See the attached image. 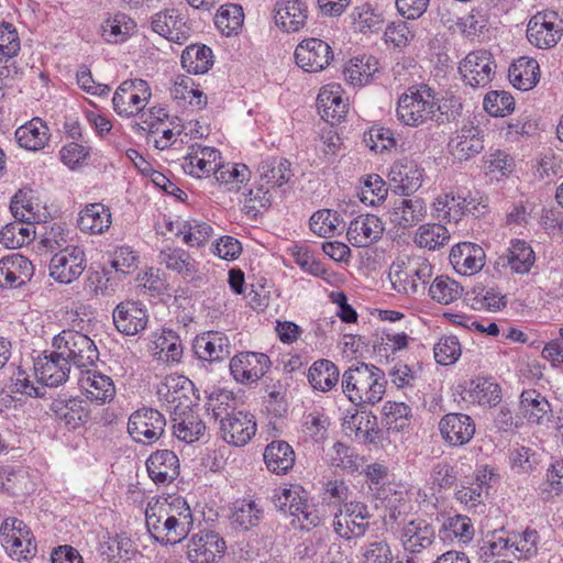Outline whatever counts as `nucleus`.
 I'll return each mask as SVG.
<instances>
[{
	"mask_svg": "<svg viewBox=\"0 0 563 563\" xmlns=\"http://www.w3.org/2000/svg\"><path fill=\"white\" fill-rule=\"evenodd\" d=\"M264 517L263 507L253 499H240L234 503L232 522L247 531L257 527Z\"/></svg>",
	"mask_w": 563,
	"mask_h": 563,
	"instance_id": "obj_39",
	"label": "nucleus"
},
{
	"mask_svg": "<svg viewBox=\"0 0 563 563\" xmlns=\"http://www.w3.org/2000/svg\"><path fill=\"white\" fill-rule=\"evenodd\" d=\"M391 549L385 540L369 542L362 549V563H391Z\"/></svg>",
	"mask_w": 563,
	"mask_h": 563,
	"instance_id": "obj_63",
	"label": "nucleus"
},
{
	"mask_svg": "<svg viewBox=\"0 0 563 563\" xmlns=\"http://www.w3.org/2000/svg\"><path fill=\"white\" fill-rule=\"evenodd\" d=\"M500 260L503 265H508L514 273L526 274L534 264L536 256L532 247L522 240L511 241L510 247Z\"/></svg>",
	"mask_w": 563,
	"mask_h": 563,
	"instance_id": "obj_36",
	"label": "nucleus"
},
{
	"mask_svg": "<svg viewBox=\"0 0 563 563\" xmlns=\"http://www.w3.org/2000/svg\"><path fill=\"white\" fill-rule=\"evenodd\" d=\"M290 166V162L286 158L273 157L263 161L258 165V183L269 190L283 187L294 176Z\"/></svg>",
	"mask_w": 563,
	"mask_h": 563,
	"instance_id": "obj_31",
	"label": "nucleus"
},
{
	"mask_svg": "<svg viewBox=\"0 0 563 563\" xmlns=\"http://www.w3.org/2000/svg\"><path fill=\"white\" fill-rule=\"evenodd\" d=\"M539 533L534 529L527 528L522 533L514 534L510 547L512 554L518 559H528L537 554Z\"/></svg>",
	"mask_w": 563,
	"mask_h": 563,
	"instance_id": "obj_54",
	"label": "nucleus"
},
{
	"mask_svg": "<svg viewBox=\"0 0 563 563\" xmlns=\"http://www.w3.org/2000/svg\"><path fill=\"white\" fill-rule=\"evenodd\" d=\"M493 55L486 49L473 51L460 63L459 71L463 81L473 87H486L495 75Z\"/></svg>",
	"mask_w": 563,
	"mask_h": 563,
	"instance_id": "obj_7",
	"label": "nucleus"
},
{
	"mask_svg": "<svg viewBox=\"0 0 563 563\" xmlns=\"http://www.w3.org/2000/svg\"><path fill=\"white\" fill-rule=\"evenodd\" d=\"M508 77L517 89L528 91L532 89L540 79L539 64L533 58L526 56L520 57L509 67Z\"/></svg>",
	"mask_w": 563,
	"mask_h": 563,
	"instance_id": "obj_32",
	"label": "nucleus"
},
{
	"mask_svg": "<svg viewBox=\"0 0 563 563\" xmlns=\"http://www.w3.org/2000/svg\"><path fill=\"white\" fill-rule=\"evenodd\" d=\"M32 263L21 254H12L0 260V287L18 288L33 276Z\"/></svg>",
	"mask_w": 563,
	"mask_h": 563,
	"instance_id": "obj_23",
	"label": "nucleus"
},
{
	"mask_svg": "<svg viewBox=\"0 0 563 563\" xmlns=\"http://www.w3.org/2000/svg\"><path fill=\"white\" fill-rule=\"evenodd\" d=\"M558 14L554 11L536 13L529 21L527 38L536 47L547 49L553 47L562 36Z\"/></svg>",
	"mask_w": 563,
	"mask_h": 563,
	"instance_id": "obj_10",
	"label": "nucleus"
},
{
	"mask_svg": "<svg viewBox=\"0 0 563 563\" xmlns=\"http://www.w3.org/2000/svg\"><path fill=\"white\" fill-rule=\"evenodd\" d=\"M463 292V287L454 279L441 275L435 277L429 287V295L441 305H449L457 300Z\"/></svg>",
	"mask_w": 563,
	"mask_h": 563,
	"instance_id": "obj_48",
	"label": "nucleus"
},
{
	"mask_svg": "<svg viewBox=\"0 0 563 563\" xmlns=\"http://www.w3.org/2000/svg\"><path fill=\"white\" fill-rule=\"evenodd\" d=\"M311 231L321 238L333 236L340 224L339 214L329 209H322L310 217Z\"/></svg>",
	"mask_w": 563,
	"mask_h": 563,
	"instance_id": "obj_53",
	"label": "nucleus"
},
{
	"mask_svg": "<svg viewBox=\"0 0 563 563\" xmlns=\"http://www.w3.org/2000/svg\"><path fill=\"white\" fill-rule=\"evenodd\" d=\"M207 408L216 420H225L235 410V398L233 393L219 389L208 396Z\"/></svg>",
	"mask_w": 563,
	"mask_h": 563,
	"instance_id": "obj_52",
	"label": "nucleus"
},
{
	"mask_svg": "<svg viewBox=\"0 0 563 563\" xmlns=\"http://www.w3.org/2000/svg\"><path fill=\"white\" fill-rule=\"evenodd\" d=\"M86 268V256L82 249L68 245L54 254L49 262V275L56 282L70 284Z\"/></svg>",
	"mask_w": 563,
	"mask_h": 563,
	"instance_id": "obj_9",
	"label": "nucleus"
},
{
	"mask_svg": "<svg viewBox=\"0 0 563 563\" xmlns=\"http://www.w3.org/2000/svg\"><path fill=\"white\" fill-rule=\"evenodd\" d=\"M449 258L459 274L472 276L484 267L486 254L482 246L462 242L452 247Z\"/></svg>",
	"mask_w": 563,
	"mask_h": 563,
	"instance_id": "obj_20",
	"label": "nucleus"
},
{
	"mask_svg": "<svg viewBox=\"0 0 563 563\" xmlns=\"http://www.w3.org/2000/svg\"><path fill=\"white\" fill-rule=\"evenodd\" d=\"M264 461L271 472L286 474L295 464V451L286 441L276 440L266 445Z\"/></svg>",
	"mask_w": 563,
	"mask_h": 563,
	"instance_id": "obj_33",
	"label": "nucleus"
},
{
	"mask_svg": "<svg viewBox=\"0 0 563 563\" xmlns=\"http://www.w3.org/2000/svg\"><path fill=\"white\" fill-rule=\"evenodd\" d=\"M47 128L41 119H33L15 131L18 144L29 151H38L47 142Z\"/></svg>",
	"mask_w": 563,
	"mask_h": 563,
	"instance_id": "obj_41",
	"label": "nucleus"
},
{
	"mask_svg": "<svg viewBox=\"0 0 563 563\" xmlns=\"http://www.w3.org/2000/svg\"><path fill=\"white\" fill-rule=\"evenodd\" d=\"M170 417L174 434L186 443L198 441L206 431L205 422L191 409Z\"/></svg>",
	"mask_w": 563,
	"mask_h": 563,
	"instance_id": "obj_35",
	"label": "nucleus"
},
{
	"mask_svg": "<svg viewBox=\"0 0 563 563\" xmlns=\"http://www.w3.org/2000/svg\"><path fill=\"white\" fill-rule=\"evenodd\" d=\"M443 439L451 445H463L471 441L475 433L473 419L464 413H448L439 423Z\"/></svg>",
	"mask_w": 563,
	"mask_h": 563,
	"instance_id": "obj_26",
	"label": "nucleus"
},
{
	"mask_svg": "<svg viewBox=\"0 0 563 563\" xmlns=\"http://www.w3.org/2000/svg\"><path fill=\"white\" fill-rule=\"evenodd\" d=\"M435 539V528L426 519L417 518L406 523L400 532L404 549L410 553H420Z\"/></svg>",
	"mask_w": 563,
	"mask_h": 563,
	"instance_id": "obj_24",
	"label": "nucleus"
},
{
	"mask_svg": "<svg viewBox=\"0 0 563 563\" xmlns=\"http://www.w3.org/2000/svg\"><path fill=\"white\" fill-rule=\"evenodd\" d=\"M484 109L493 117H506L514 111L515 99L506 91H489L484 98Z\"/></svg>",
	"mask_w": 563,
	"mask_h": 563,
	"instance_id": "obj_55",
	"label": "nucleus"
},
{
	"mask_svg": "<svg viewBox=\"0 0 563 563\" xmlns=\"http://www.w3.org/2000/svg\"><path fill=\"white\" fill-rule=\"evenodd\" d=\"M295 58L306 71H321L333 59V52L328 43L313 37L303 40L296 47Z\"/></svg>",
	"mask_w": 563,
	"mask_h": 563,
	"instance_id": "obj_13",
	"label": "nucleus"
},
{
	"mask_svg": "<svg viewBox=\"0 0 563 563\" xmlns=\"http://www.w3.org/2000/svg\"><path fill=\"white\" fill-rule=\"evenodd\" d=\"M53 349L60 356L80 371L95 366L99 358V351L95 342L86 334L75 330H64L52 342Z\"/></svg>",
	"mask_w": 563,
	"mask_h": 563,
	"instance_id": "obj_4",
	"label": "nucleus"
},
{
	"mask_svg": "<svg viewBox=\"0 0 563 563\" xmlns=\"http://www.w3.org/2000/svg\"><path fill=\"white\" fill-rule=\"evenodd\" d=\"M467 393L473 401H477L479 405L496 406L501 399L498 384L485 377L472 379L468 383Z\"/></svg>",
	"mask_w": 563,
	"mask_h": 563,
	"instance_id": "obj_45",
	"label": "nucleus"
},
{
	"mask_svg": "<svg viewBox=\"0 0 563 563\" xmlns=\"http://www.w3.org/2000/svg\"><path fill=\"white\" fill-rule=\"evenodd\" d=\"M146 527L151 536L163 544H177L189 533L192 516L186 501L177 498L148 503L145 510Z\"/></svg>",
	"mask_w": 563,
	"mask_h": 563,
	"instance_id": "obj_1",
	"label": "nucleus"
},
{
	"mask_svg": "<svg viewBox=\"0 0 563 563\" xmlns=\"http://www.w3.org/2000/svg\"><path fill=\"white\" fill-rule=\"evenodd\" d=\"M388 176L391 183L397 184L395 192L400 196H410L422 184V170L407 158L395 162Z\"/></svg>",
	"mask_w": 563,
	"mask_h": 563,
	"instance_id": "obj_27",
	"label": "nucleus"
},
{
	"mask_svg": "<svg viewBox=\"0 0 563 563\" xmlns=\"http://www.w3.org/2000/svg\"><path fill=\"white\" fill-rule=\"evenodd\" d=\"M317 107L323 120L331 124L340 122L347 107L342 99L341 87L339 85L323 87L317 97Z\"/></svg>",
	"mask_w": 563,
	"mask_h": 563,
	"instance_id": "obj_30",
	"label": "nucleus"
},
{
	"mask_svg": "<svg viewBox=\"0 0 563 563\" xmlns=\"http://www.w3.org/2000/svg\"><path fill=\"white\" fill-rule=\"evenodd\" d=\"M112 319L120 333L136 335L146 328L148 314L145 306L140 301L126 300L117 305Z\"/></svg>",
	"mask_w": 563,
	"mask_h": 563,
	"instance_id": "obj_12",
	"label": "nucleus"
},
{
	"mask_svg": "<svg viewBox=\"0 0 563 563\" xmlns=\"http://www.w3.org/2000/svg\"><path fill=\"white\" fill-rule=\"evenodd\" d=\"M78 384L89 400L100 405L110 402L115 396L112 378L90 367L81 369Z\"/></svg>",
	"mask_w": 563,
	"mask_h": 563,
	"instance_id": "obj_22",
	"label": "nucleus"
},
{
	"mask_svg": "<svg viewBox=\"0 0 563 563\" xmlns=\"http://www.w3.org/2000/svg\"><path fill=\"white\" fill-rule=\"evenodd\" d=\"M434 358L441 365L454 364L461 356V344L456 336H443L434 345Z\"/></svg>",
	"mask_w": 563,
	"mask_h": 563,
	"instance_id": "obj_59",
	"label": "nucleus"
},
{
	"mask_svg": "<svg viewBox=\"0 0 563 563\" xmlns=\"http://www.w3.org/2000/svg\"><path fill=\"white\" fill-rule=\"evenodd\" d=\"M377 59L372 56L352 58L344 68L345 79L353 86L366 85L378 70Z\"/></svg>",
	"mask_w": 563,
	"mask_h": 563,
	"instance_id": "obj_43",
	"label": "nucleus"
},
{
	"mask_svg": "<svg viewBox=\"0 0 563 563\" xmlns=\"http://www.w3.org/2000/svg\"><path fill=\"white\" fill-rule=\"evenodd\" d=\"M183 234V241L190 246L203 245L212 234V228L206 222L185 221L177 235Z\"/></svg>",
	"mask_w": 563,
	"mask_h": 563,
	"instance_id": "obj_56",
	"label": "nucleus"
},
{
	"mask_svg": "<svg viewBox=\"0 0 563 563\" xmlns=\"http://www.w3.org/2000/svg\"><path fill=\"white\" fill-rule=\"evenodd\" d=\"M151 26L158 35L178 44L186 42L190 33V27L183 14L176 9H167L155 13Z\"/></svg>",
	"mask_w": 563,
	"mask_h": 563,
	"instance_id": "obj_18",
	"label": "nucleus"
},
{
	"mask_svg": "<svg viewBox=\"0 0 563 563\" xmlns=\"http://www.w3.org/2000/svg\"><path fill=\"white\" fill-rule=\"evenodd\" d=\"M192 391V383L184 376L167 377L165 384L158 389V394L164 397L166 409L170 416L190 410L192 400L188 396Z\"/></svg>",
	"mask_w": 563,
	"mask_h": 563,
	"instance_id": "obj_19",
	"label": "nucleus"
},
{
	"mask_svg": "<svg viewBox=\"0 0 563 563\" xmlns=\"http://www.w3.org/2000/svg\"><path fill=\"white\" fill-rule=\"evenodd\" d=\"M77 224L82 232L100 234L109 229L111 213L102 203H91L80 211Z\"/></svg>",
	"mask_w": 563,
	"mask_h": 563,
	"instance_id": "obj_34",
	"label": "nucleus"
},
{
	"mask_svg": "<svg viewBox=\"0 0 563 563\" xmlns=\"http://www.w3.org/2000/svg\"><path fill=\"white\" fill-rule=\"evenodd\" d=\"M256 432L254 416L244 411H232L225 419L221 420V438L229 444L243 446L250 442Z\"/></svg>",
	"mask_w": 563,
	"mask_h": 563,
	"instance_id": "obj_14",
	"label": "nucleus"
},
{
	"mask_svg": "<svg viewBox=\"0 0 563 563\" xmlns=\"http://www.w3.org/2000/svg\"><path fill=\"white\" fill-rule=\"evenodd\" d=\"M339 368L329 360L316 361L308 372V380L313 389L320 391L331 390L339 382Z\"/></svg>",
	"mask_w": 563,
	"mask_h": 563,
	"instance_id": "obj_38",
	"label": "nucleus"
},
{
	"mask_svg": "<svg viewBox=\"0 0 563 563\" xmlns=\"http://www.w3.org/2000/svg\"><path fill=\"white\" fill-rule=\"evenodd\" d=\"M386 383L385 373L373 364L357 363L342 375V390L355 405L382 400Z\"/></svg>",
	"mask_w": 563,
	"mask_h": 563,
	"instance_id": "obj_2",
	"label": "nucleus"
},
{
	"mask_svg": "<svg viewBox=\"0 0 563 563\" xmlns=\"http://www.w3.org/2000/svg\"><path fill=\"white\" fill-rule=\"evenodd\" d=\"M82 401L73 399H55L52 402L51 409L56 417L65 422V424L71 429H76L81 426L88 417L87 411L82 407Z\"/></svg>",
	"mask_w": 563,
	"mask_h": 563,
	"instance_id": "obj_42",
	"label": "nucleus"
},
{
	"mask_svg": "<svg viewBox=\"0 0 563 563\" xmlns=\"http://www.w3.org/2000/svg\"><path fill=\"white\" fill-rule=\"evenodd\" d=\"M273 201V196L271 190L262 184H257L254 189L249 191L244 200V211L246 214L251 217H256L262 209H267L271 207Z\"/></svg>",
	"mask_w": 563,
	"mask_h": 563,
	"instance_id": "obj_58",
	"label": "nucleus"
},
{
	"mask_svg": "<svg viewBox=\"0 0 563 563\" xmlns=\"http://www.w3.org/2000/svg\"><path fill=\"white\" fill-rule=\"evenodd\" d=\"M165 417L156 409L142 408L133 412L128 422L132 439L143 444L156 442L164 433Z\"/></svg>",
	"mask_w": 563,
	"mask_h": 563,
	"instance_id": "obj_6",
	"label": "nucleus"
},
{
	"mask_svg": "<svg viewBox=\"0 0 563 563\" xmlns=\"http://www.w3.org/2000/svg\"><path fill=\"white\" fill-rule=\"evenodd\" d=\"M194 350L200 360L221 362L230 356L231 344L224 333L208 331L195 339Z\"/></svg>",
	"mask_w": 563,
	"mask_h": 563,
	"instance_id": "obj_25",
	"label": "nucleus"
},
{
	"mask_svg": "<svg viewBox=\"0 0 563 563\" xmlns=\"http://www.w3.org/2000/svg\"><path fill=\"white\" fill-rule=\"evenodd\" d=\"M377 424L376 416L367 411H355L354 413L346 415L343 420V428L350 435L354 434L357 438L367 428H374Z\"/></svg>",
	"mask_w": 563,
	"mask_h": 563,
	"instance_id": "obj_62",
	"label": "nucleus"
},
{
	"mask_svg": "<svg viewBox=\"0 0 563 563\" xmlns=\"http://www.w3.org/2000/svg\"><path fill=\"white\" fill-rule=\"evenodd\" d=\"M451 154L460 162L479 154L484 148L482 131L478 126L464 125L449 143Z\"/></svg>",
	"mask_w": 563,
	"mask_h": 563,
	"instance_id": "obj_28",
	"label": "nucleus"
},
{
	"mask_svg": "<svg viewBox=\"0 0 563 563\" xmlns=\"http://www.w3.org/2000/svg\"><path fill=\"white\" fill-rule=\"evenodd\" d=\"M388 194V188L379 175H368L361 189L360 198L364 203L376 206L383 202Z\"/></svg>",
	"mask_w": 563,
	"mask_h": 563,
	"instance_id": "obj_57",
	"label": "nucleus"
},
{
	"mask_svg": "<svg viewBox=\"0 0 563 563\" xmlns=\"http://www.w3.org/2000/svg\"><path fill=\"white\" fill-rule=\"evenodd\" d=\"M102 37L107 42L117 43L123 41L129 33L130 26L126 22V15L119 13L106 20L101 26Z\"/></svg>",
	"mask_w": 563,
	"mask_h": 563,
	"instance_id": "obj_64",
	"label": "nucleus"
},
{
	"mask_svg": "<svg viewBox=\"0 0 563 563\" xmlns=\"http://www.w3.org/2000/svg\"><path fill=\"white\" fill-rule=\"evenodd\" d=\"M371 517L368 507L363 503L351 501L344 505V519L356 538H361L366 533Z\"/></svg>",
	"mask_w": 563,
	"mask_h": 563,
	"instance_id": "obj_49",
	"label": "nucleus"
},
{
	"mask_svg": "<svg viewBox=\"0 0 563 563\" xmlns=\"http://www.w3.org/2000/svg\"><path fill=\"white\" fill-rule=\"evenodd\" d=\"M551 410L549 401L537 390H523L520 396V412L532 423H541L543 417Z\"/></svg>",
	"mask_w": 563,
	"mask_h": 563,
	"instance_id": "obj_44",
	"label": "nucleus"
},
{
	"mask_svg": "<svg viewBox=\"0 0 563 563\" xmlns=\"http://www.w3.org/2000/svg\"><path fill=\"white\" fill-rule=\"evenodd\" d=\"M70 368L71 365L58 354L56 349L49 353L45 351L34 361L36 382L47 387H57L67 382Z\"/></svg>",
	"mask_w": 563,
	"mask_h": 563,
	"instance_id": "obj_11",
	"label": "nucleus"
},
{
	"mask_svg": "<svg viewBox=\"0 0 563 563\" xmlns=\"http://www.w3.org/2000/svg\"><path fill=\"white\" fill-rule=\"evenodd\" d=\"M227 550L224 539L212 530L195 533L187 543V558L191 563H217Z\"/></svg>",
	"mask_w": 563,
	"mask_h": 563,
	"instance_id": "obj_8",
	"label": "nucleus"
},
{
	"mask_svg": "<svg viewBox=\"0 0 563 563\" xmlns=\"http://www.w3.org/2000/svg\"><path fill=\"white\" fill-rule=\"evenodd\" d=\"M213 65V54L206 45L192 44L181 54V66L192 74H205Z\"/></svg>",
	"mask_w": 563,
	"mask_h": 563,
	"instance_id": "obj_40",
	"label": "nucleus"
},
{
	"mask_svg": "<svg viewBox=\"0 0 563 563\" xmlns=\"http://www.w3.org/2000/svg\"><path fill=\"white\" fill-rule=\"evenodd\" d=\"M468 211L466 199L452 194L441 195L435 199L434 212L439 220L457 222L461 216Z\"/></svg>",
	"mask_w": 563,
	"mask_h": 563,
	"instance_id": "obj_46",
	"label": "nucleus"
},
{
	"mask_svg": "<svg viewBox=\"0 0 563 563\" xmlns=\"http://www.w3.org/2000/svg\"><path fill=\"white\" fill-rule=\"evenodd\" d=\"M159 263L184 278H192L197 272L196 261L183 249L166 247L159 252Z\"/></svg>",
	"mask_w": 563,
	"mask_h": 563,
	"instance_id": "obj_37",
	"label": "nucleus"
},
{
	"mask_svg": "<svg viewBox=\"0 0 563 563\" xmlns=\"http://www.w3.org/2000/svg\"><path fill=\"white\" fill-rule=\"evenodd\" d=\"M243 21V9L235 3L221 5L214 18L217 27L225 35L236 32L242 26Z\"/></svg>",
	"mask_w": 563,
	"mask_h": 563,
	"instance_id": "obj_50",
	"label": "nucleus"
},
{
	"mask_svg": "<svg viewBox=\"0 0 563 563\" xmlns=\"http://www.w3.org/2000/svg\"><path fill=\"white\" fill-rule=\"evenodd\" d=\"M388 214L393 224L407 229L423 221L427 216V207L421 198L399 195L390 200Z\"/></svg>",
	"mask_w": 563,
	"mask_h": 563,
	"instance_id": "obj_15",
	"label": "nucleus"
},
{
	"mask_svg": "<svg viewBox=\"0 0 563 563\" xmlns=\"http://www.w3.org/2000/svg\"><path fill=\"white\" fill-rule=\"evenodd\" d=\"M269 358L263 353L245 352L235 355L230 362V371L236 382L256 383L269 367Z\"/></svg>",
	"mask_w": 563,
	"mask_h": 563,
	"instance_id": "obj_16",
	"label": "nucleus"
},
{
	"mask_svg": "<svg viewBox=\"0 0 563 563\" xmlns=\"http://www.w3.org/2000/svg\"><path fill=\"white\" fill-rule=\"evenodd\" d=\"M389 278L394 289L405 295H416L420 291V285L408 272V263L405 261L394 262L390 266Z\"/></svg>",
	"mask_w": 563,
	"mask_h": 563,
	"instance_id": "obj_51",
	"label": "nucleus"
},
{
	"mask_svg": "<svg viewBox=\"0 0 563 563\" xmlns=\"http://www.w3.org/2000/svg\"><path fill=\"white\" fill-rule=\"evenodd\" d=\"M146 467L155 483L172 482L179 474V461L170 450L157 451L147 459Z\"/></svg>",
	"mask_w": 563,
	"mask_h": 563,
	"instance_id": "obj_29",
	"label": "nucleus"
},
{
	"mask_svg": "<svg viewBox=\"0 0 563 563\" xmlns=\"http://www.w3.org/2000/svg\"><path fill=\"white\" fill-rule=\"evenodd\" d=\"M462 110V103L459 98L450 95L438 99L435 97L434 115L432 121L439 124L455 120Z\"/></svg>",
	"mask_w": 563,
	"mask_h": 563,
	"instance_id": "obj_60",
	"label": "nucleus"
},
{
	"mask_svg": "<svg viewBox=\"0 0 563 563\" xmlns=\"http://www.w3.org/2000/svg\"><path fill=\"white\" fill-rule=\"evenodd\" d=\"M450 233L448 229L438 223L421 225L415 236V243L420 247L430 251L440 249L449 243Z\"/></svg>",
	"mask_w": 563,
	"mask_h": 563,
	"instance_id": "obj_47",
	"label": "nucleus"
},
{
	"mask_svg": "<svg viewBox=\"0 0 563 563\" xmlns=\"http://www.w3.org/2000/svg\"><path fill=\"white\" fill-rule=\"evenodd\" d=\"M151 89L143 79H130L123 81L115 90L112 98L113 110L121 117L139 114L151 99Z\"/></svg>",
	"mask_w": 563,
	"mask_h": 563,
	"instance_id": "obj_5",
	"label": "nucleus"
},
{
	"mask_svg": "<svg viewBox=\"0 0 563 563\" xmlns=\"http://www.w3.org/2000/svg\"><path fill=\"white\" fill-rule=\"evenodd\" d=\"M384 230V224L378 217L361 214L350 222L346 238L355 247H367L380 240Z\"/></svg>",
	"mask_w": 563,
	"mask_h": 563,
	"instance_id": "obj_17",
	"label": "nucleus"
},
{
	"mask_svg": "<svg viewBox=\"0 0 563 563\" xmlns=\"http://www.w3.org/2000/svg\"><path fill=\"white\" fill-rule=\"evenodd\" d=\"M432 489L441 492L442 489H450L456 482L455 468L448 462H439L433 465L430 473Z\"/></svg>",
	"mask_w": 563,
	"mask_h": 563,
	"instance_id": "obj_61",
	"label": "nucleus"
},
{
	"mask_svg": "<svg viewBox=\"0 0 563 563\" xmlns=\"http://www.w3.org/2000/svg\"><path fill=\"white\" fill-rule=\"evenodd\" d=\"M435 107V92L428 85L412 86L397 104L399 121L408 126H419L432 120Z\"/></svg>",
	"mask_w": 563,
	"mask_h": 563,
	"instance_id": "obj_3",
	"label": "nucleus"
},
{
	"mask_svg": "<svg viewBox=\"0 0 563 563\" xmlns=\"http://www.w3.org/2000/svg\"><path fill=\"white\" fill-rule=\"evenodd\" d=\"M274 20L284 32H298L308 19V7L302 0H277L274 4Z\"/></svg>",
	"mask_w": 563,
	"mask_h": 563,
	"instance_id": "obj_21",
	"label": "nucleus"
}]
</instances>
